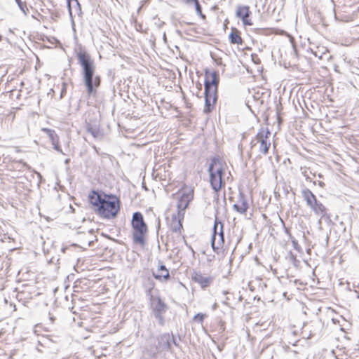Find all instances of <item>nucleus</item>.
<instances>
[{"label":"nucleus","mask_w":359,"mask_h":359,"mask_svg":"<svg viewBox=\"0 0 359 359\" xmlns=\"http://www.w3.org/2000/svg\"><path fill=\"white\" fill-rule=\"evenodd\" d=\"M172 334V344H174L176 347H179L180 346L179 343L175 339L174 335L172 334Z\"/></svg>","instance_id":"obj_30"},{"label":"nucleus","mask_w":359,"mask_h":359,"mask_svg":"<svg viewBox=\"0 0 359 359\" xmlns=\"http://www.w3.org/2000/svg\"><path fill=\"white\" fill-rule=\"evenodd\" d=\"M205 97V107L203 112L208 114L211 112L215 107L217 100V93L212 92V93L204 90Z\"/></svg>","instance_id":"obj_10"},{"label":"nucleus","mask_w":359,"mask_h":359,"mask_svg":"<svg viewBox=\"0 0 359 359\" xmlns=\"http://www.w3.org/2000/svg\"><path fill=\"white\" fill-rule=\"evenodd\" d=\"M217 303H215V304H213V306H212V309H213V310H215V309H217Z\"/></svg>","instance_id":"obj_35"},{"label":"nucleus","mask_w":359,"mask_h":359,"mask_svg":"<svg viewBox=\"0 0 359 359\" xmlns=\"http://www.w3.org/2000/svg\"><path fill=\"white\" fill-rule=\"evenodd\" d=\"M149 306L151 310V314L158 320V325L163 326L165 323L163 314L168 309V305L160 296L150 294Z\"/></svg>","instance_id":"obj_4"},{"label":"nucleus","mask_w":359,"mask_h":359,"mask_svg":"<svg viewBox=\"0 0 359 359\" xmlns=\"http://www.w3.org/2000/svg\"><path fill=\"white\" fill-rule=\"evenodd\" d=\"M184 3H185L187 5H191L192 4L196 3L198 0H182Z\"/></svg>","instance_id":"obj_29"},{"label":"nucleus","mask_w":359,"mask_h":359,"mask_svg":"<svg viewBox=\"0 0 359 359\" xmlns=\"http://www.w3.org/2000/svg\"><path fill=\"white\" fill-rule=\"evenodd\" d=\"M192 280L198 283L202 289L205 290L213 281V277L212 276H203L201 272L194 271L191 274Z\"/></svg>","instance_id":"obj_9"},{"label":"nucleus","mask_w":359,"mask_h":359,"mask_svg":"<svg viewBox=\"0 0 359 359\" xmlns=\"http://www.w3.org/2000/svg\"><path fill=\"white\" fill-rule=\"evenodd\" d=\"M205 79L204 81L205 91L217 93L219 83V75L217 71L210 72L209 69L205 70Z\"/></svg>","instance_id":"obj_6"},{"label":"nucleus","mask_w":359,"mask_h":359,"mask_svg":"<svg viewBox=\"0 0 359 359\" xmlns=\"http://www.w3.org/2000/svg\"><path fill=\"white\" fill-rule=\"evenodd\" d=\"M233 209L241 214H245L248 209V203L245 196L243 193L240 192L238 194V203L233 205Z\"/></svg>","instance_id":"obj_17"},{"label":"nucleus","mask_w":359,"mask_h":359,"mask_svg":"<svg viewBox=\"0 0 359 359\" xmlns=\"http://www.w3.org/2000/svg\"><path fill=\"white\" fill-rule=\"evenodd\" d=\"M220 223H222L220 221L217 219V218L215 219L213 229H212V235H219V229L218 230V225H220Z\"/></svg>","instance_id":"obj_26"},{"label":"nucleus","mask_w":359,"mask_h":359,"mask_svg":"<svg viewBox=\"0 0 359 359\" xmlns=\"http://www.w3.org/2000/svg\"><path fill=\"white\" fill-rule=\"evenodd\" d=\"M78 64L81 67V80L89 97H95L101 85V76L96 74V65L90 55L82 48L76 51Z\"/></svg>","instance_id":"obj_1"},{"label":"nucleus","mask_w":359,"mask_h":359,"mask_svg":"<svg viewBox=\"0 0 359 359\" xmlns=\"http://www.w3.org/2000/svg\"><path fill=\"white\" fill-rule=\"evenodd\" d=\"M93 241H90L88 243V246L91 247V246H93Z\"/></svg>","instance_id":"obj_37"},{"label":"nucleus","mask_w":359,"mask_h":359,"mask_svg":"<svg viewBox=\"0 0 359 359\" xmlns=\"http://www.w3.org/2000/svg\"><path fill=\"white\" fill-rule=\"evenodd\" d=\"M86 130L88 133H90L94 137H97L99 136L100 131L95 127H93L90 123H86Z\"/></svg>","instance_id":"obj_23"},{"label":"nucleus","mask_w":359,"mask_h":359,"mask_svg":"<svg viewBox=\"0 0 359 359\" xmlns=\"http://www.w3.org/2000/svg\"><path fill=\"white\" fill-rule=\"evenodd\" d=\"M209 166H212V173L215 174L216 176L223 177L224 175V169L222 166V162L219 160L217 157H213L211 159V162Z\"/></svg>","instance_id":"obj_18"},{"label":"nucleus","mask_w":359,"mask_h":359,"mask_svg":"<svg viewBox=\"0 0 359 359\" xmlns=\"http://www.w3.org/2000/svg\"><path fill=\"white\" fill-rule=\"evenodd\" d=\"M252 14L248 6H238L236 16L241 19L244 26H251L253 25L250 16Z\"/></svg>","instance_id":"obj_7"},{"label":"nucleus","mask_w":359,"mask_h":359,"mask_svg":"<svg viewBox=\"0 0 359 359\" xmlns=\"http://www.w3.org/2000/svg\"><path fill=\"white\" fill-rule=\"evenodd\" d=\"M318 184L320 187H325V183L323 182H321V181H319Z\"/></svg>","instance_id":"obj_32"},{"label":"nucleus","mask_w":359,"mask_h":359,"mask_svg":"<svg viewBox=\"0 0 359 359\" xmlns=\"http://www.w3.org/2000/svg\"><path fill=\"white\" fill-rule=\"evenodd\" d=\"M208 172L210 174V182L212 189L215 191H218L222 189L223 184L222 177L221 176H216L215 174L212 173V166H209Z\"/></svg>","instance_id":"obj_16"},{"label":"nucleus","mask_w":359,"mask_h":359,"mask_svg":"<svg viewBox=\"0 0 359 359\" xmlns=\"http://www.w3.org/2000/svg\"><path fill=\"white\" fill-rule=\"evenodd\" d=\"M208 261L209 262L212 261V258L208 259Z\"/></svg>","instance_id":"obj_41"},{"label":"nucleus","mask_w":359,"mask_h":359,"mask_svg":"<svg viewBox=\"0 0 359 359\" xmlns=\"http://www.w3.org/2000/svg\"><path fill=\"white\" fill-rule=\"evenodd\" d=\"M340 225L344 226V222H340Z\"/></svg>","instance_id":"obj_40"},{"label":"nucleus","mask_w":359,"mask_h":359,"mask_svg":"<svg viewBox=\"0 0 359 359\" xmlns=\"http://www.w3.org/2000/svg\"><path fill=\"white\" fill-rule=\"evenodd\" d=\"M291 260H292L294 266L297 267L298 266V264L299 263V261L297 259L296 256L292 255Z\"/></svg>","instance_id":"obj_28"},{"label":"nucleus","mask_w":359,"mask_h":359,"mask_svg":"<svg viewBox=\"0 0 359 359\" xmlns=\"http://www.w3.org/2000/svg\"><path fill=\"white\" fill-rule=\"evenodd\" d=\"M271 135L270 131L266 128V131L264 128H261L257 133L255 139L257 142H261V140H267Z\"/></svg>","instance_id":"obj_21"},{"label":"nucleus","mask_w":359,"mask_h":359,"mask_svg":"<svg viewBox=\"0 0 359 359\" xmlns=\"http://www.w3.org/2000/svg\"><path fill=\"white\" fill-rule=\"evenodd\" d=\"M184 219L183 214L177 213L173 214L170 223V230L174 233H179L181 234V230L183 228L182 220Z\"/></svg>","instance_id":"obj_14"},{"label":"nucleus","mask_w":359,"mask_h":359,"mask_svg":"<svg viewBox=\"0 0 359 359\" xmlns=\"http://www.w3.org/2000/svg\"><path fill=\"white\" fill-rule=\"evenodd\" d=\"M196 86H197L198 90H202V84L201 83H197Z\"/></svg>","instance_id":"obj_31"},{"label":"nucleus","mask_w":359,"mask_h":359,"mask_svg":"<svg viewBox=\"0 0 359 359\" xmlns=\"http://www.w3.org/2000/svg\"><path fill=\"white\" fill-rule=\"evenodd\" d=\"M259 151L264 154H266L269 151V149L270 147V142H267V140H261Z\"/></svg>","instance_id":"obj_22"},{"label":"nucleus","mask_w":359,"mask_h":359,"mask_svg":"<svg viewBox=\"0 0 359 359\" xmlns=\"http://www.w3.org/2000/svg\"><path fill=\"white\" fill-rule=\"evenodd\" d=\"M193 199V191H184L181 195L177 205V213L184 215V210L188 207L189 202Z\"/></svg>","instance_id":"obj_8"},{"label":"nucleus","mask_w":359,"mask_h":359,"mask_svg":"<svg viewBox=\"0 0 359 359\" xmlns=\"http://www.w3.org/2000/svg\"><path fill=\"white\" fill-rule=\"evenodd\" d=\"M256 144H257V142H254V140H252V141L251 142V147H252L255 146V145H256Z\"/></svg>","instance_id":"obj_36"},{"label":"nucleus","mask_w":359,"mask_h":359,"mask_svg":"<svg viewBox=\"0 0 359 359\" xmlns=\"http://www.w3.org/2000/svg\"><path fill=\"white\" fill-rule=\"evenodd\" d=\"M195 9L196 11V13L203 19L205 18V15L203 14L202 13V8L199 3V1H198L196 3L194 4Z\"/></svg>","instance_id":"obj_24"},{"label":"nucleus","mask_w":359,"mask_h":359,"mask_svg":"<svg viewBox=\"0 0 359 359\" xmlns=\"http://www.w3.org/2000/svg\"><path fill=\"white\" fill-rule=\"evenodd\" d=\"M131 225L133 229V242L144 246L145 245L144 235L147 231V226L141 212H135L133 213Z\"/></svg>","instance_id":"obj_3"},{"label":"nucleus","mask_w":359,"mask_h":359,"mask_svg":"<svg viewBox=\"0 0 359 359\" xmlns=\"http://www.w3.org/2000/svg\"><path fill=\"white\" fill-rule=\"evenodd\" d=\"M67 249H68V248H62V251L63 252H65V250H67Z\"/></svg>","instance_id":"obj_38"},{"label":"nucleus","mask_w":359,"mask_h":359,"mask_svg":"<svg viewBox=\"0 0 359 359\" xmlns=\"http://www.w3.org/2000/svg\"><path fill=\"white\" fill-rule=\"evenodd\" d=\"M157 348L161 351H170L172 348V334L164 333L157 338Z\"/></svg>","instance_id":"obj_12"},{"label":"nucleus","mask_w":359,"mask_h":359,"mask_svg":"<svg viewBox=\"0 0 359 359\" xmlns=\"http://www.w3.org/2000/svg\"><path fill=\"white\" fill-rule=\"evenodd\" d=\"M88 201L95 208L96 213L105 219L115 218L120 210V201L113 194L93 190L88 195Z\"/></svg>","instance_id":"obj_2"},{"label":"nucleus","mask_w":359,"mask_h":359,"mask_svg":"<svg viewBox=\"0 0 359 359\" xmlns=\"http://www.w3.org/2000/svg\"><path fill=\"white\" fill-rule=\"evenodd\" d=\"M70 162V159L69 158H67L65 160V165H68Z\"/></svg>","instance_id":"obj_33"},{"label":"nucleus","mask_w":359,"mask_h":359,"mask_svg":"<svg viewBox=\"0 0 359 359\" xmlns=\"http://www.w3.org/2000/svg\"><path fill=\"white\" fill-rule=\"evenodd\" d=\"M159 263L160 264L158 265L156 271H153L152 273L153 276L158 280L167 282L170 278L169 271L164 264L161 263L160 261Z\"/></svg>","instance_id":"obj_13"},{"label":"nucleus","mask_w":359,"mask_h":359,"mask_svg":"<svg viewBox=\"0 0 359 359\" xmlns=\"http://www.w3.org/2000/svg\"><path fill=\"white\" fill-rule=\"evenodd\" d=\"M224 224L220 223L219 235H212L211 247L214 252H217L222 248L224 243Z\"/></svg>","instance_id":"obj_11"},{"label":"nucleus","mask_w":359,"mask_h":359,"mask_svg":"<svg viewBox=\"0 0 359 359\" xmlns=\"http://www.w3.org/2000/svg\"><path fill=\"white\" fill-rule=\"evenodd\" d=\"M20 9L26 15L28 8H27L26 4L22 2L21 0H15Z\"/></svg>","instance_id":"obj_25"},{"label":"nucleus","mask_w":359,"mask_h":359,"mask_svg":"<svg viewBox=\"0 0 359 359\" xmlns=\"http://www.w3.org/2000/svg\"><path fill=\"white\" fill-rule=\"evenodd\" d=\"M204 318H205V315L203 313H198L194 316V320L201 323H203Z\"/></svg>","instance_id":"obj_27"},{"label":"nucleus","mask_w":359,"mask_h":359,"mask_svg":"<svg viewBox=\"0 0 359 359\" xmlns=\"http://www.w3.org/2000/svg\"><path fill=\"white\" fill-rule=\"evenodd\" d=\"M229 39L230 43L232 44L242 45L243 43L240 32L235 27L231 28V32L229 35Z\"/></svg>","instance_id":"obj_19"},{"label":"nucleus","mask_w":359,"mask_h":359,"mask_svg":"<svg viewBox=\"0 0 359 359\" xmlns=\"http://www.w3.org/2000/svg\"><path fill=\"white\" fill-rule=\"evenodd\" d=\"M42 131L46 133L47 134V135L48 136V137H49L50 140L51 141V143L53 146V149L55 150H56L57 151L65 155V154L63 153V151L59 144L58 136L56 134L55 131L54 130H52L50 128H42Z\"/></svg>","instance_id":"obj_15"},{"label":"nucleus","mask_w":359,"mask_h":359,"mask_svg":"<svg viewBox=\"0 0 359 359\" xmlns=\"http://www.w3.org/2000/svg\"><path fill=\"white\" fill-rule=\"evenodd\" d=\"M67 3L70 16H72L73 9L77 14L81 13V8L79 0H67Z\"/></svg>","instance_id":"obj_20"},{"label":"nucleus","mask_w":359,"mask_h":359,"mask_svg":"<svg viewBox=\"0 0 359 359\" xmlns=\"http://www.w3.org/2000/svg\"><path fill=\"white\" fill-rule=\"evenodd\" d=\"M302 196L306 202V205L314 212V213L324 217L326 215L327 209L325 205L317 200L316 196L309 189L304 188L302 191Z\"/></svg>","instance_id":"obj_5"},{"label":"nucleus","mask_w":359,"mask_h":359,"mask_svg":"<svg viewBox=\"0 0 359 359\" xmlns=\"http://www.w3.org/2000/svg\"><path fill=\"white\" fill-rule=\"evenodd\" d=\"M285 232L288 234L290 236H291V234L290 233V231L288 229L285 228Z\"/></svg>","instance_id":"obj_34"},{"label":"nucleus","mask_w":359,"mask_h":359,"mask_svg":"<svg viewBox=\"0 0 359 359\" xmlns=\"http://www.w3.org/2000/svg\"><path fill=\"white\" fill-rule=\"evenodd\" d=\"M306 180L307 181H310V182L311 181V178L309 177H307V176L306 177Z\"/></svg>","instance_id":"obj_39"}]
</instances>
